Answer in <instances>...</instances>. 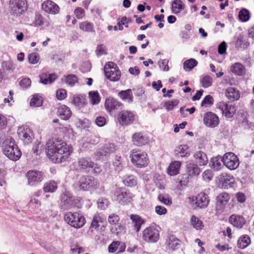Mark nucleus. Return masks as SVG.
I'll use <instances>...</instances> for the list:
<instances>
[{"mask_svg":"<svg viewBox=\"0 0 254 254\" xmlns=\"http://www.w3.org/2000/svg\"><path fill=\"white\" fill-rule=\"evenodd\" d=\"M130 157L132 163L138 167L146 166L149 163L147 153L140 150H132Z\"/></svg>","mask_w":254,"mask_h":254,"instance_id":"obj_4","label":"nucleus"},{"mask_svg":"<svg viewBox=\"0 0 254 254\" xmlns=\"http://www.w3.org/2000/svg\"><path fill=\"white\" fill-rule=\"evenodd\" d=\"M130 218L136 232H139L141 225L144 223V220L140 216L136 214L130 215Z\"/></svg>","mask_w":254,"mask_h":254,"instance_id":"obj_26","label":"nucleus"},{"mask_svg":"<svg viewBox=\"0 0 254 254\" xmlns=\"http://www.w3.org/2000/svg\"><path fill=\"white\" fill-rule=\"evenodd\" d=\"M58 113L62 119L67 120L69 119L71 115V111L66 106L63 105L58 109Z\"/></svg>","mask_w":254,"mask_h":254,"instance_id":"obj_29","label":"nucleus"},{"mask_svg":"<svg viewBox=\"0 0 254 254\" xmlns=\"http://www.w3.org/2000/svg\"><path fill=\"white\" fill-rule=\"evenodd\" d=\"M200 82L203 88H207L212 85L213 79L209 75H205L202 78Z\"/></svg>","mask_w":254,"mask_h":254,"instance_id":"obj_47","label":"nucleus"},{"mask_svg":"<svg viewBox=\"0 0 254 254\" xmlns=\"http://www.w3.org/2000/svg\"><path fill=\"white\" fill-rule=\"evenodd\" d=\"M239 17L242 21L246 22L248 21L250 17L249 11L247 9L243 8L239 13Z\"/></svg>","mask_w":254,"mask_h":254,"instance_id":"obj_46","label":"nucleus"},{"mask_svg":"<svg viewBox=\"0 0 254 254\" xmlns=\"http://www.w3.org/2000/svg\"><path fill=\"white\" fill-rule=\"evenodd\" d=\"M132 141L134 145L141 146L147 143V138L140 133H135L133 135Z\"/></svg>","mask_w":254,"mask_h":254,"instance_id":"obj_23","label":"nucleus"},{"mask_svg":"<svg viewBox=\"0 0 254 254\" xmlns=\"http://www.w3.org/2000/svg\"><path fill=\"white\" fill-rule=\"evenodd\" d=\"M125 185L129 187H132L136 184V180L133 176H129L124 180Z\"/></svg>","mask_w":254,"mask_h":254,"instance_id":"obj_52","label":"nucleus"},{"mask_svg":"<svg viewBox=\"0 0 254 254\" xmlns=\"http://www.w3.org/2000/svg\"><path fill=\"white\" fill-rule=\"evenodd\" d=\"M213 102L214 100L213 97L211 96L208 95H207L202 101L201 106L202 107L210 106L213 104Z\"/></svg>","mask_w":254,"mask_h":254,"instance_id":"obj_53","label":"nucleus"},{"mask_svg":"<svg viewBox=\"0 0 254 254\" xmlns=\"http://www.w3.org/2000/svg\"><path fill=\"white\" fill-rule=\"evenodd\" d=\"M56 96L59 100L64 99L66 96V90L63 89H60L57 91Z\"/></svg>","mask_w":254,"mask_h":254,"instance_id":"obj_61","label":"nucleus"},{"mask_svg":"<svg viewBox=\"0 0 254 254\" xmlns=\"http://www.w3.org/2000/svg\"><path fill=\"white\" fill-rule=\"evenodd\" d=\"M115 200L121 205L130 202L133 197L132 193L123 188H117L115 193Z\"/></svg>","mask_w":254,"mask_h":254,"instance_id":"obj_7","label":"nucleus"},{"mask_svg":"<svg viewBox=\"0 0 254 254\" xmlns=\"http://www.w3.org/2000/svg\"><path fill=\"white\" fill-rule=\"evenodd\" d=\"M78 165L82 169H86L89 167H93L94 163L92 162L89 159L86 158H81L78 161Z\"/></svg>","mask_w":254,"mask_h":254,"instance_id":"obj_37","label":"nucleus"},{"mask_svg":"<svg viewBox=\"0 0 254 254\" xmlns=\"http://www.w3.org/2000/svg\"><path fill=\"white\" fill-rule=\"evenodd\" d=\"M103 224L102 219L99 216H95L91 223V227L98 229Z\"/></svg>","mask_w":254,"mask_h":254,"instance_id":"obj_51","label":"nucleus"},{"mask_svg":"<svg viewBox=\"0 0 254 254\" xmlns=\"http://www.w3.org/2000/svg\"><path fill=\"white\" fill-rule=\"evenodd\" d=\"M39 58L37 53H32L29 55L28 60L30 64H35L38 63Z\"/></svg>","mask_w":254,"mask_h":254,"instance_id":"obj_56","label":"nucleus"},{"mask_svg":"<svg viewBox=\"0 0 254 254\" xmlns=\"http://www.w3.org/2000/svg\"><path fill=\"white\" fill-rule=\"evenodd\" d=\"M57 184L54 181L46 183L43 187V190L45 192H53L57 189Z\"/></svg>","mask_w":254,"mask_h":254,"instance_id":"obj_39","label":"nucleus"},{"mask_svg":"<svg viewBox=\"0 0 254 254\" xmlns=\"http://www.w3.org/2000/svg\"><path fill=\"white\" fill-rule=\"evenodd\" d=\"M78 186L83 190H91L99 188L100 183L91 176H82L78 181Z\"/></svg>","mask_w":254,"mask_h":254,"instance_id":"obj_3","label":"nucleus"},{"mask_svg":"<svg viewBox=\"0 0 254 254\" xmlns=\"http://www.w3.org/2000/svg\"><path fill=\"white\" fill-rule=\"evenodd\" d=\"M158 198L159 200L164 204L170 205L172 204V198L167 194H160Z\"/></svg>","mask_w":254,"mask_h":254,"instance_id":"obj_50","label":"nucleus"},{"mask_svg":"<svg viewBox=\"0 0 254 254\" xmlns=\"http://www.w3.org/2000/svg\"><path fill=\"white\" fill-rule=\"evenodd\" d=\"M229 222L234 226L241 228L246 223V220L242 216L232 215L230 217Z\"/></svg>","mask_w":254,"mask_h":254,"instance_id":"obj_22","label":"nucleus"},{"mask_svg":"<svg viewBox=\"0 0 254 254\" xmlns=\"http://www.w3.org/2000/svg\"><path fill=\"white\" fill-rule=\"evenodd\" d=\"M42 99L41 97L38 95H34L31 100L30 105L34 107H39L42 105Z\"/></svg>","mask_w":254,"mask_h":254,"instance_id":"obj_45","label":"nucleus"},{"mask_svg":"<svg viewBox=\"0 0 254 254\" xmlns=\"http://www.w3.org/2000/svg\"><path fill=\"white\" fill-rule=\"evenodd\" d=\"M197 64V62L195 60L190 59L184 63V68L186 71H190L193 67L196 66Z\"/></svg>","mask_w":254,"mask_h":254,"instance_id":"obj_42","label":"nucleus"},{"mask_svg":"<svg viewBox=\"0 0 254 254\" xmlns=\"http://www.w3.org/2000/svg\"><path fill=\"white\" fill-rule=\"evenodd\" d=\"M251 244V239L247 235L241 236L238 240V246L240 249H245Z\"/></svg>","mask_w":254,"mask_h":254,"instance_id":"obj_34","label":"nucleus"},{"mask_svg":"<svg viewBox=\"0 0 254 254\" xmlns=\"http://www.w3.org/2000/svg\"><path fill=\"white\" fill-rule=\"evenodd\" d=\"M230 199L229 195L226 192L220 193L217 197L216 210L221 213Z\"/></svg>","mask_w":254,"mask_h":254,"instance_id":"obj_18","label":"nucleus"},{"mask_svg":"<svg viewBox=\"0 0 254 254\" xmlns=\"http://www.w3.org/2000/svg\"><path fill=\"white\" fill-rule=\"evenodd\" d=\"M181 165L180 161H175L169 165L167 169V172L170 176H175L179 173V169Z\"/></svg>","mask_w":254,"mask_h":254,"instance_id":"obj_30","label":"nucleus"},{"mask_svg":"<svg viewBox=\"0 0 254 254\" xmlns=\"http://www.w3.org/2000/svg\"><path fill=\"white\" fill-rule=\"evenodd\" d=\"M34 23L36 26H41L43 24V17L41 14L36 15Z\"/></svg>","mask_w":254,"mask_h":254,"instance_id":"obj_64","label":"nucleus"},{"mask_svg":"<svg viewBox=\"0 0 254 254\" xmlns=\"http://www.w3.org/2000/svg\"><path fill=\"white\" fill-rule=\"evenodd\" d=\"M225 95L227 98L232 101L238 100L240 96L239 91L236 88L232 87H230L227 88L225 92Z\"/></svg>","mask_w":254,"mask_h":254,"instance_id":"obj_24","label":"nucleus"},{"mask_svg":"<svg viewBox=\"0 0 254 254\" xmlns=\"http://www.w3.org/2000/svg\"><path fill=\"white\" fill-rule=\"evenodd\" d=\"M119 245V241L113 242L108 247V251L109 253L117 252L118 246Z\"/></svg>","mask_w":254,"mask_h":254,"instance_id":"obj_58","label":"nucleus"},{"mask_svg":"<svg viewBox=\"0 0 254 254\" xmlns=\"http://www.w3.org/2000/svg\"><path fill=\"white\" fill-rule=\"evenodd\" d=\"M175 154L181 157L188 156L190 155V152L188 145L184 144L178 146L175 150Z\"/></svg>","mask_w":254,"mask_h":254,"instance_id":"obj_31","label":"nucleus"},{"mask_svg":"<svg viewBox=\"0 0 254 254\" xmlns=\"http://www.w3.org/2000/svg\"><path fill=\"white\" fill-rule=\"evenodd\" d=\"M3 152L9 159L18 160L21 157V153L14 139L7 138L3 142Z\"/></svg>","mask_w":254,"mask_h":254,"instance_id":"obj_2","label":"nucleus"},{"mask_svg":"<svg viewBox=\"0 0 254 254\" xmlns=\"http://www.w3.org/2000/svg\"><path fill=\"white\" fill-rule=\"evenodd\" d=\"M203 122L206 127L213 128L219 125V119L215 114L211 112H208L204 114Z\"/></svg>","mask_w":254,"mask_h":254,"instance_id":"obj_12","label":"nucleus"},{"mask_svg":"<svg viewBox=\"0 0 254 254\" xmlns=\"http://www.w3.org/2000/svg\"><path fill=\"white\" fill-rule=\"evenodd\" d=\"M105 107L107 111L111 113L122 108V104L113 97L107 98L105 102Z\"/></svg>","mask_w":254,"mask_h":254,"instance_id":"obj_15","label":"nucleus"},{"mask_svg":"<svg viewBox=\"0 0 254 254\" xmlns=\"http://www.w3.org/2000/svg\"><path fill=\"white\" fill-rule=\"evenodd\" d=\"M191 225L196 230H201L204 225L202 222L194 215L192 216L190 219Z\"/></svg>","mask_w":254,"mask_h":254,"instance_id":"obj_40","label":"nucleus"},{"mask_svg":"<svg viewBox=\"0 0 254 254\" xmlns=\"http://www.w3.org/2000/svg\"><path fill=\"white\" fill-rule=\"evenodd\" d=\"M106 48L104 45H100L97 47L96 52L98 56H101L107 54Z\"/></svg>","mask_w":254,"mask_h":254,"instance_id":"obj_59","label":"nucleus"},{"mask_svg":"<svg viewBox=\"0 0 254 254\" xmlns=\"http://www.w3.org/2000/svg\"><path fill=\"white\" fill-rule=\"evenodd\" d=\"M143 240L149 243H154L158 241L159 238V231L153 227H148L143 231Z\"/></svg>","mask_w":254,"mask_h":254,"instance_id":"obj_10","label":"nucleus"},{"mask_svg":"<svg viewBox=\"0 0 254 254\" xmlns=\"http://www.w3.org/2000/svg\"><path fill=\"white\" fill-rule=\"evenodd\" d=\"M179 103V101L177 99H174L172 101H169L165 102L164 107L167 111L172 110L174 107L177 106Z\"/></svg>","mask_w":254,"mask_h":254,"instance_id":"obj_54","label":"nucleus"},{"mask_svg":"<svg viewBox=\"0 0 254 254\" xmlns=\"http://www.w3.org/2000/svg\"><path fill=\"white\" fill-rule=\"evenodd\" d=\"M115 151V147L113 144L107 143L104 145L102 151H97L95 156L97 159H100L102 156L108 154L113 153Z\"/></svg>","mask_w":254,"mask_h":254,"instance_id":"obj_21","label":"nucleus"},{"mask_svg":"<svg viewBox=\"0 0 254 254\" xmlns=\"http://www.w3.org/2000/svg\"><path fill=\"white\" fill-rule=\"evenodd\" d=\"M108 221L110 224H116L119 221V217L117 215L113 214L109 216Z\"/></svg>","mask_w":254,"mask_h":254,"instance_id":"obj_62","label":"nucleus"},{"mask_svg":"<svg viewBox=\"0 0 254 254\" xmlns=\"http://www.w3.org/2000/svg\"><path fill=\"white\" fill-rule=\"evenodd\" d=\"M114 166L116 167V170H121L122 168L121 157L116 156L115 160L113 162Z\"/></svg>","mask_w":254,"mask_h":254,"instance_id":"obj_63","label":"nucleus"},{"mask_svg":"<svg viewBox=\"0 0 254 254\" xmlns=\"http://www.w3.org/2000/svg\"><path fill=\"white\" fill-rule=\"evenodd\" d=\"M231 70L234 73L242 76L246 73V68L245 66L240 63H236L231 66Z\"/></svg>","mask_w":254,"mask_h":254,"instance_id":"obj_27","label":"nucleus"},{"mask_svg":"<svg viewBox=\"0 0 254 254\" xmlns=\"http://www.w3.org/2000/svg\"><path fill=\"white\" fill-rule=\"evenodd\" d=\"M62 80L65 81L67 84L70 86H73L77 82L78 79L76 75L69 74L67 76H64L62 79Z\"/></svg>","mask_w":254,"mask_h":254,"instance_id":"obj_43","label":"nucleus"},{"mask_svg":"<svg viewBox=\"0 0 254 254\" xmlns=\"http://www.w3.org/2000/svg\"><path fill=\"white\" fill-rule=\"evenodd\" d=\"M98 207L101 209H105L108 205V200L105 198H100L97 201Z\"/></svg>","mask_w":254,"mask_h":254,"instance_id":"obj_55","label":"nucleus"},{"mask_svg":"<svg viewBox=\"0 0 254 254\" xmlns=\"http://www.w3.org/2000/svg\"><path fill=\"white\" fill-rule=\"evenodd\" d=\"M166 244L169 249L174 250L179 249L180 241L175 236L171 235L166 239Z\"/></svg>","mask_w":254,"mask_h":254,"instance_id":"obj_25","label":"nucleus"},{"mask_svg":"<svg viewBox=\"0 0 254 254\" xmlns=\"http://www.w3.org/2000/svg\"><path fill=\"white\" fill-rule=\"evenodd\" d=\"M27 7L26 0H13L11 5V10L13 14H20Z\"/></svg>","mask_w":254,"mask_h":254,"instance_id":"obj_16","label":"nucleus"},{"mask_svg":"<svg viewBox=\"0 0 254 254\" xmlns=\"http://www.w3.org/2000/svg\"><path fill=\"white\" fill-rule=\"evenodd\" d=\"M44 173L38 170H30L26 174L28 185L33 186L37 185L43 180Z\"/></svg>","mask_w":254,"mask_h":254,"instance_id":"obj_9","label":"nucleus"},{"mask_svg":"<svg viewBox=\"0 0 254 254\" xmlns=\"http://www.w3.org/2000/svg\"><path fill=\"white\" fill-rule=\"evenodd\" d=\"M17 132L19 137L26 143L31 142L34 137L32 130L26 126L19 127Z\"/></svg>","mask_w":254,"mask_h":254,"instance_id":"obj_13","label":"nucleus"},{"mask_svg":"<svg viewBox=\"0 0 254 254\" xmlns=\"http://www.w3.org/2000/svg\"><path fill=\"white\" fill-rule=\"evenodd\" d=\"M31 84V81L29 78H24L20 82L19 84L23 88L29 87Z\"/></svg>","mask_w":254,"mask_h":254,"instance_id":"obj_60","label":"nucleus"},{"mask_svg":"<svg viewBox=\"0 0 254 254\" xmlns=\"http://www.w3.org/2000/svg\"><path fill=\"white\" fill-rule=\"evenodd\" d=\"M134 119L133 114L129 111H123L119 113L118 120L122 126L127 125L132 123Z\"/></svg>","mask_w":254,"mask_h":254,"instance_id":"obj_14","label":"nucleus"},{"mask_svg":"<svg viewBox=\"0 0 254 254\" xmlns=\"http://www.w3.org/2000/svg\"><path fill=\"white\" fill-rule=\"evenodd\" d=\"M168 61L167 60H160L158 62V64L160 68H162L164 71H167L169 69L168 65Z\"/></svg>","mask_w":254,"mask_h":254,"instance_id":"obj_57","label":"nucleus"},{"mask_svg":"<svg viewBox=\"0 0 254 254\" xmlns=\"http://www.w3.org/2000/svg\"><path fill=\"white\" fill-rule=\"evenodd\" d=\"M219 179L220 182L226 184H230L234 182L233 177L226 173H223L220 175Z\"/></svg>","mask_w":254,"mask_h":254,"instance_id":"obj_44","label":"nucleus"},{"mask_svg":"<svg viewBox=\"0 0 254 254\" xmlns=\"http://www.w3.org/2000/svg\"><path fill=\"white\" fill-rule=\"evenodd\" d=\"M211 161L212 163L213 168L217 171L220 170L223 167V165L221 163V162H222V159H221V158L217 157L212 158Z\"/></svg>","mask_w":254,"mask_h":254,"instance_id":"obj_49","label":"nucleus"},{"mask_svg":"<svg viewBox=\"0 0 254 254\" xmlns=\"http://www.w3.org/2000/svg\"><path fill=\"white\" fill-rule=\"evenodd\" d=\"M79 28L84 31L92 32L93 29V25L91 23L85 21L80 23Z\"/></svg>","mask_w":254,"mask_h":254,"instance_id":"obj_48","label":"nucleus"},{"mask_svg":"<svg viewBox=\"0 0 254 254\" xmlns=\"http://www.w3.org/2000/svg\"><path fill=\"white\" fill-rule=\"evenodd\" d=\"M72 103L79 109L83 108L86 104L85 98L80 95L74 96Z\"/></svg>","mask_w":254,"mask_h":254,"instance_id":"obj_33","label":"nucleus"},{"mask_svg":"<svg viewBox=\"0 0 254 254\" xmlns=\"http://www.w3.org/2000/svg\"><path fill=\"white\" fill-rule=\"evenodd\" d=\"M104 72L106 77L112 81H118L121 73L117 65L113 62H108L104 66Z\"/></svg>","mask_w":254,"mask_h":254,"instance_id":"obj_6","label":"nucleus"},{"mask_svg":"<svg viewBox=\"0 0 254 254\" xmlns=\"http://www.w3.org/2000/svg\"><path fill=\"white\" fill-rule=\"evenodd\" d=\"M222 162L224 165L231 170L237 169L239 165L238 157L232 152L225 153L222 158Z\"/></svg>","mask_w":254,"mask_h":254,"instance_id":"obj_8","label":"nucleus"},{"mask_svg":"<svg viewBox=\"0 0 254 254\" xmlns=\"http://www.w3.org/2000/svg\"><path fill=\"white\" fill-rule=\"evenodd\" d=\"M187 170L190 176H194L199 175L200 169L194 163H189L187 165Z\"/></svg>","mask_w":254,"mask_h":254,"instance_id":"obj_35","label":"nucleus"},{"mask_svg":"<svg viewBox=\"0 0 254 254\" xmlns=\"http://www.w3.org/2000/svg\"><path fill=\"white\" fill-rule=\"evenodd\" d=\"M196 162L200 166L205 165L208 162V158L205 153L202 151H197L194 154Z\"/></svg>","mask_w":254,"mask_h":254,"instance_id":"obj_32","label":"nucleus"},{"mask_svg":"<svg viewBox=\"0 0 254 254\" xmlns=\"http://www.w3.org/2000/svg\"><path fill=\"white\" fill-rule=\"evenodd\" d=\"M216 108L220 110L227 118H231L236 112L235 107L232 104H228L224 102H220L216 105Z\"/></svg>","mask_w":254,"mask_h":254,"instance_id":"obj_11","label":"nucleus"},{"mask_svg":"<svg viewBox=\"0 0 254 254\" xmlns=\"http://www.w3.org/2000/svg\"><path fill=\"white\" fill-rule=\"evenodd\" d=\"M120 98L123 100H127L128 102L132 101L133 95L130 89L122 91L119 93Z\"/></svg>","mask_w":254,"mask_h":254,"instance_id":"obj_38","label":"nucleus"},{"mask_svg":"<svg viewBox=\"0 0 254 254\" xmlns=\"http://www.w3.org/2000/svg\"><path fill=\"white\" fill-rule=\"evenodd\" d=\"M72 151V148L62 140H49L46 143V153L55 163H59L66 161Z\"/></svg>","mask_w":254,"mask_h":254,"instance_id":"obj_1","label":"nucleus"},{"mask_svg":"<svg viewBox=\"0 0 254 254\" xmlns=\"http://www.w3.org/2000/svg\"><path fill=\"white\" fill-rule=\"evenodd\" d=\"M64 219L68 224L75 228L82 227L85 223L84 217L77 212H67L64 215Z\"/></svg>","mask_w":254,"mask_h":254,"instance_id":"obj_5","label":"nucleus"},{"mask_svg":"<svg viewBox=\"0 0 254 254\" xmlns=\"http://www.w3.org/2000/svg\"><path fill=\"white\" fill-rule=\"evenodd\" d=\"M89 101L92 105L98 104L100 101V97L97 91H91L88 93Z\"/></svg>","mask_w":254,"mask_h":254,"instance_id":"obj_36","label":"nucleus"},{"mask_svg":"<svg viewBox=\"0 0 254 254\" xmlns=\"http://www.w3.org/2000/svg\"><path fill=\"white\" fill-rule=\"evenodd\" d=\"M42 9L46 13L56 14L59 12V7L51 0H46L42 4Z\"/></svg>","mask_w":254,"mask_h":254,"instance_id":"obj_17","label":"nucleus"},{"mask_svg":"<svg viewBox=\"0 0 254 254\" xmlns=\"http://www.w3.org/2000/svg\"><path fill=\"white\" fill-rule=\"evenodd\" d=\"M209 201L208 197L206 194L200 193L195 198V207L200 208H205L207 206Z\"/></svg>","mask_w":254,"mask_h":254,"instance_id":"obj_20","label":"nucleus"},{"mask_svg":"<svg viewBox=\"0 0 254 254\" xmlns=\"http://www.w3.org/2000/svg\"><path fill=\"white\" fill-rule=\"evenodd\" d=\"M61 206L64 209H69L74 205V200L71 194L68 192L63 193L61 197Z\"/></svg>","mask_w":254,"mask_h":254,"instance_id":"obj_19","label":"nucleus"},{"mask_svg":"<svg viewBox=\"0 0 254 254\" xmlns=\"http://www.w3.org/2000/svg\"><path fill=\"white\" fill-rule=\"evenodd\" d=\"M184 8V5L180 0H175L172 4V9L173 13L177 14Z\"/></svg>","mask_w":254,"mask_h":254,"instance_id":"obj_41","label":"nucleus"},{"mask_svg":"<svg viewBox=\"0 0 254 254\" xmlns=\"http://www.w3.org/2000/svg\"><path fill=\"white\" fill-rule=\"evenodd\" d=\"M40 77L41 83L44 84H48L54 82L57 79V76L55 73H43L40 75Z\"/></svg>","mask_w":254,"mask_h":254,"instance_id":"obj_28","label":"nucleus"}]
</instances>
